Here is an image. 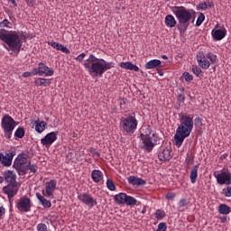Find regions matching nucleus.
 I'll return each mask as SVG.
<instances>
[{"label":"nucleus","mask_w":231,"mask_h":231,"mask_svg":"<svg viewBox=\"0 0 231 231\" xmlns=\"http://www.w3.org/2000/svg\"><path fill=\"white\" fill-rule=\"evenodd\" d=\"M83 66L91 77H102L106 71L115 68V62H108L102 58H97L95 54H89L88 59L83 62Z\"/></svg>","instance_id":"nucleus-1"},{"label":"nucleus","mask_w":231,"mask_h":231,"mask_svg":"<svg viewBox=\"0 0 231 231\" xmlns=\"http://www.w3.org/2000/svg\"><path fill=\"white\" fill-rule=\"evenodd\" d=\"M180 125L176 129L174 134V145L180 147L185 142V138L190 136L192 129H194V117L190 115L180 114L179 115Z\"/></svg>","instance_id":"nucleus-2"},{"label":"nucleus","mask_w":231,"mask_h":231,"mask_svg":"<svg viewBox=\"0 0 231 231\" xmlns=\"http://www.w3.org/2000/svg\"><path fill=\"white\" fill-rule=\"evenodd\" d=\"M0 40L7 44V46H4L7 51L19 53L23 48V38L15 32H4L0 31Z\"/></svg>","instance_id":"nucleus-3"},{"label":"nucleus","mask_w":231,"mask_h":231,"mask_svg":"<svg viewBox=\"0 0 231 231\" xmlns=\"http://www.w3.org/2000/svg\"><path fill=\"white\" fill-rule=\"evenodd\" d=\"M172 12L179 21V30L187 32V28L192 21L193 10L187 9L185 6H173Z\"/></svg>","instance_id":"nucleus-4"},{"label":"nucleus","mask_w":231,"mask_h":231,"mask_svg":"<svg viewBox=\"0 0 231 231\" xmlns=\"http://www.w3.org/2000/svg\"><path fill=\"white\" fill-rule=\"evenodd\" d=\"M28 163H30L28 154L20 153L14 159L13 167L15 169L16 172H18L19 176H25L28 171Z\"/></svg>","instance_id":"nucleus-5"},{"label":"nucleus","mask_w":231,"mask_h":231,"mask_svg":"<svg viewBox=\"0 0 231 231\" xmlns=\"http://www.w3.org/2000/svg\"><path fill=\"white\" fill-rule=\"evenodd\" d=\"M15 125L17 123L13 119L12 116L8 115H4L1 121V127L4 131V135L6 140H10L12 138V134L14 133V129H15Z\"/></svg>","instance_id":"nucleus-6"},{"label":"nucleus","mask_w":231,"mask_h":231,"mask_svg":"<svg viewBox=\"0 0 231 231\" xmlns=\"http://www.w3.org/2000/svg\"><path fill=\"white\" fill-rule=\"evenodd\" d=\"M120 127L127 134H133L138 127V120L134 116L122 117L120 120Z\"/></svg>","instance_id":"nucleus-7"},{"label":"nucleus","mask_w":231,"mask_h":231,"mask_svg":"<svg viewBox=\"0 0 231 231\" xmlns=\"http://www.w3.org/2000/svg\"><path fill=\"white\" fill-rule=\"evenodd\" d=\"M32 199L24 195L16 201L15 208L19 212L26 214L32 212Z\"/></svg>","instance_id":"nucleus-8"},{"label":"nucleus","mask_w":231,"mask_h":231,"mask_svg":"<svg viewBox=\"0 0 231 231\" xmlns=\"http://www.w3.org/2000/svg\"><path fill=\"white\" fill-rule=\"evenodd\" d=\"M213 176L218 185H231V172L228 169L221 170L220 172L214 171Z\"/></svg>","instance_id":"nucleus-9"},{"label":"nucleus","mask_w":231,"mask_h":231,"mask_svg":"<svg viewBox=\"0 0 231 231\" xmlns=\"http://www.w3.org/2000/svg\"><path fill=\"white\" fill-rule=\"evenodd\" d=\"M15 148H10L5 151V153L0 152V163L3 167H11L12 162H14V156H15Z\"/></svg>","instance_id":"nucleus-10"},{"label":"nucleus","mask_w":231,"mask_h":231,"mask_svg":"<svg viewBox=\"0 0 231 231\" xmlns=\"http://www.w3.org/2000/svg\"><path fill=\"white\" fill-rule=\"evenodd\" d=\"M55 70L50 69L44 62L38 63V68L32 69V75H39V77H53Z\"/></svg>","instance_id":"nucleus-11"},{"label":"nucleus","mask_w":231,"mask_h":231,"mask_svg":"<svg viewBox=\"0 0 231 231\" xmlns=\"http://www.w3.org/2000/svg\"><path fill=\"white\" fill-rule=\"evenodd\" d=\"M20 188L21 184L19 182L9 183L3 188V192L7 196L8 199H12L17 196Z\"/></svg>","instance_id":"nucleus-12"},{"label":"nucleus","mask_w":231,"mask_h":231,"mask_svg":"<svg viewBox=\"0 0 231 231\" xmlns=\"http://www.w3.org/2000/svg\"><path fill=\"white\" fill-rule=\"evenodd\" d=\"M57 190V180H51L45 182V189L42 190V194L45 196V198H50L53 199V192Z\"/></svg>","instance_id":"nucleus-13"},{"label":"nucleus","mask_w":231,"mask_h":231,"mask_svg":"<svg viewBox=\"0 0 231 231\" xmlns=\"http://www.w3.org/2000/svg\"><path fill=\"white\" fill-rule=\"evenodd\" d=\"M79 201H81L83 205H87L88 208H93V207H97V200L88 193H79L78 194Z\"/></svg>","instance_id":"nucleus-14"},{"label":"nucleus","mask_w":231,"mask_h":231,"mask_svg":"<svg viewBox=\"0 0 231 231\" xmlns=\"http://www.w3.org/2000/svg\"><path fill=\"white\" fill-rule=\"evenodd\" d=\"M59 132H51L47 134L42 139H41L42 145L45 147H51L54 142H57V135Z\"/></svg>","instance_id":"nucleus-15"},{"label":"nucleus","mask_w":231,"mask_h":231,"mask_svg":"<svg viewBox=\"0 0 231 231\" xmlns=\"http://www.w3.org/2000/svg\"><path fill=\"white\" fill-rule=\"evenodd\" d=\"M160 162H169L172 158V151L169 147H162L158 152Z\"/></svg>","instance_id":"nucleus-16"},{"label":"nucleus","mask_w":231,"mask_h":231,"mask_svg":"<svg viewBox=\"0 0 231 231\" xmlns=\"http://www.w3.org/2000/svg\"><path fill=\"white\" fill-rule=\"evenodd\" d=\"M197 62L202 69H208L210 68V60H208V58L203 52L197 54Z\"/></svg>","instance_id":"nucleus-17"},{"label":"nucleus","mask_w":231,"mask_h":231,"mask_svg":"<svg viewBox=\"0 0 231 231\" xmlns=\"http://www.w3.org/2000/svg\"><path fill=\"white\" fill-rule=\"evenodd\" d=\"M152 138L153 137H144V138L141 139L142 148L146 152H152V149H154V146L156 145V143H154V142H152Z\"/></svg>","instance_id":"nucleus-18"},{"label":"nucleus","mask_w":231,"mask_h":231,"mask_svg":"<svg viewBox=\"0 0 231 231\" xmlns=\"http://www.w3.org/2000/svg\"><path fill=\"white\" fill-rule=\"evenodd\" d=\"M156 136L155 134H152V130L151 129L150 125H143L140 129V136L139 138H154Z\"/></svg>","instance_id":"nucleus-19"},{"label":"nucleus","mask_w":231,"mask_h":231,"mask_svg":"<svg viewBox=\"0 0 231 231\" xmlns=\"http://www.w3.org/2000/svg\"><path fill=\"white\" fill-rule=\"evenodd\" d=\"M4 176V181H6V183H19L17 181V175L14 173L12 171H5L3 172Z\"/></svg>","instance_id":"nucleus-20"},{"label":"nucleus","mask_w":231,"mask_h":231,"mask_svg":"<svg viewBox=\"0 0 231 231\" xmlns=\"http://www.w3.org/2000/svg\"><path fill=\"white\" fill-rule=\"evenodd\" d=\"M211 35L215 41H221L226 37V29H213Z\"/></svg>","instance_id":"nucleus-21"},{"label":"nucleus","mask_w":231,"mask_h":231,"mask_svg":"<svg viewBox=\"0 0 231 231\" xmlns=\"http://www.w3.org/2000/svg\"><path fill=\"white\" fill-rule=\"evenodd\" d=\"M128 183L133 185L134 187H140L141 185H147V181L142 178H138L136 176H130L128 178Z\"/></svg>","instance_id":"nucleus-22"},{"label":"nucleus","mask_w":231,"mask_h":231,"mask_svg":"<svg viewBox=\"0 0 231 231\" xmlns=\"http://www.w3.org/2000/svg\"><path fill=\"white\" fill-rule=\"evenodd\" d=\"M35 196L37 199L40 201L42 207H43V208H51V201L48 200L46 199V196L42 195L39 192H37Z\"/></svg>","instance_id":"nucleus-23"},{"label":"nucleus","mask_w":231,"mask_h":231,"mask_svg":"<svg viewBox=\"0 0 231 231\" xmlns=\"http://www.w3.org/2000/svg\"><path fill=\"white\" fill-rule=\"evenodd\" d=\"M145 69H156V68H162V60H151L144 65Z\"/></svg>","instance_id":"nucleus-24"},{"label":"nucleus","mask_w":231,"mask_h":231,"mask_svg":"<svg viewBox=\"0 0 231 231\" xmlns=\"http://www.w3.org/2000/svg\"><path fill=\"white\" fill-rule=\"evenodd\" d=\"M91 178L95 183H100L104 180V173L100 170H94L92 171Z\"/></svg>","instance_id":"nucleus-25"},{"label":"nucleus","mask_w":231,"mask_h":231,"mask_svg":"<svg viewBox=\"0 0 231 231\" xmlns=\"http://www.w3.org/2000/svg\"><path fill=\"white\" fill-rule=\"evenodd\" d=\"M34 125H35V131L41 134L46 131V127H48V123H46V121L36 120L34 121Z\"/></svg>","instance_id":"nucleus-26"},{"label":"nucleus","mask_w":231,"mask_h":231,"mask_svg":"<svg viewBox=\"0 0 231 231\" xmlns=\"http://www.w3.org/2000/svg\"><path fill=\"white\" fill-rule=\"evenodd\" d=\"M120 68H123V69H129L130 71H140V68L131 61L121 62Z\"/></svg>","instance_id":"nucleus-27"},{"label":"nucleus","mask_w":231,"mask_h":231,"mask_svg":"<svg viewBox=\"0 0 231 231\" xmlns=\"http://www.w3.org/2000/svg\"><path fill=\"white\" fill-rule=\"evenodd\" d=\"M164 23L168 26V28H174V26L177 24L176 18H174L172 14H168L165 16Z\"/></svg>","instance_id":"nucleus-28"},{"label":"nucleus","mask_w":231,"mask_h":231,"mask_svg":"<svg viewBox=\"0 0 231 231\" xmlns=\"http://www.w3.org/2000/svg\"><path fill=\"white\" fill-rule=\"evenodd\" d=\"M50 84H51L50 79L44 78H38L34 81V86H36L37 88H41L42 86L46 88V86H50Z\"/></svg>","instance_id":"nucleus-29"},{"label":"nucleus","mask_w":231,"mask_h":231,"mask_svg":"<svg viewBox=\"0 0 231 231\" xmlns=\"http://www.w3.org/2000/svg\"><path fill=\"white\" fill-rule=\"evenodd\" d=\"M127 198V194L125 193H119L115 196L114 199L117 205H124L125 204V199Z\"/></svg>","instance_id":"nucleus-30"},{"label":"nucleus","mask_w":231,"mask_h":231,"mask_svg":"<svg viewBox=\"0 0 231 231\" xmlns=\"http://www.w3.org/2000/svg\"><path fill=\"white\" fill-rule=\"evenodd\" d=\"M198 169H199V166L196 165L194 166V168L190 171V174H189V180H190V182L192 184L196 183V181H198Z\"/></svg>","instance_id":"nucleus-31"},{"label":"nucleus","mask_w":231,"mask_h":231,"mask_svg":"<svg viewBox=\"0 0 231 231\" xmlns=\"http://www.w3.org/2000/svg\"><path fill=\"white\" fill-rule=\"evenodd\" d=\"M219 214H223L224 216H228L230 214V207L226 204H220L218 207Z\"/></svg>","instance_id":"nucleus-32"},{"label":"nucleus","mask_w":231,"mask_h":231,"mask_svg":"<svg viewBox=\"0 0 231 231\" xmlns=\"http://www.w3.org/2000/svg\"><path fill=\"white\" fill-rule=\"evenodd\" d=\"M178 210L179 212H183L187 207H189V200L187 199H181L178 204Z\"/></svg>","instance_id":"nucleus-33"},{"label":"nucleus","mask_w":231,"mask_h":231,"mask_svg":"<svg viewBox=\"0 0 231 231\" xmlns=\"http://www.w3.org/2000/svg\"><path fill=\"white\" fill-rule=\"evenodd\" d=\"M185 163L186 169H189L191 165H194V155L192 153H187Z\"/></svg>","instance_id":"nucleus-34"},{"label":"nucleus","mask_w":231,"mask_h":231,"mask_svg":"<svg viewBox=\"0 0 231 231\" xmlns=\"http://www.w3.org/2000/svg\"><path fill=\"white\" fill-rule=\"evenodd\" d=\"M138 203V200H136L134 197L126 195V199L125 200V205H127L129 207H133Z\"/></svg>","instance_id":"nucleus-35"},{"label":"nucleus","mask_w":231,"mask_h":231,"mask_svg":"<svg viewBox=\"0 0 231 231\" xmlns=\"http://www.w3.org/2000/svg\"><path fill=\"white\" fill-rule=\"evenodd\" d=\"M155 217L158 219V221H162L167 216V213H165V210L163 209H156L154 213Z\"/></svg>","instance_id":"nucleus-36"},{"label":"nucleus","mask_w":231,"mask_h":231,"mask_svg":"<svg viewBox=\"0 0 231 231\" xmlns=\"http://www.w3.org/2000/svg\"><path fill=\"white\" fill-rule=\"evenodd\" d=\"M24 134H26V131L23 127H18L14 132L15 138H24Z\"/></svg>","instance_id":"nucleus-37"},{"label":"nucleus","mask_w":231,"mask_h":231,"mask_svg":"<svg viewBox=\"0 0 231 231\" xmlns=\"http://www.w3.org/2000/svg\"><path fill=\"white\" fill-rule=\"evenodd\" d=\"M206 57L208 60H210L211 64H216V62H217V56L212 52L206 54Z\"/></svg>","instance_id":"nucleus-38"},{"label":"nucleus","mask_w":231,"mask_h":231,"mask_svg":"<svg viewBox=\"0 0 231 231\" xmlns=\"http://www.w3.org/2000/svg\"><path fill=\"white\" fill-rule=\"evenodd\" d=\"M106 187H107L108 190H111V191L116 190V186L115 185V182L111 179H108L106 180Z\"/></svg>","instance_id":"nucleus-39"},{"label":"nucleus","mask_w":231,"mask_h":231,"mask_svg":"<svg viewBox=\"0 0 231 231\" xmlns=\"http://www.w3.org/2000/svg\"><path fill=\"white\" fill-rule=\"evenodd\" d=\"M0 28H12V23L7 19H5L0 22Z\"/></svg>","instance_id":"nucleus-40"},{"label":"nucleus","mask_w":231,"mask_h":231,"mask_svg":"<svg viewBox=\"0 0 231 231\" xmlns=\"http://www.w3.org/2000/svg\"><path fill=\"white\" fill-rule=\"evenodd\" d=\"M204 21H205V14L203 13H199V17L196 22V26L202 25Z\"/></svg>","instance_id":"nucleus-41"},{"label":"nucleus","mask_w":231,"mask_h":231,"mask_svg":"<svg viewBox=\"0 0 231 231\" xmlns=\"http://www.w3.org/2000/svg\"><path fill=\"white\" fill-rule=\"evenodd\" d=\"M182 77H183L184 80H186V82H192V80H194V76H192L189 72H184L182 74Z\"/></svg>","instance_id":"nucleus-42"},{"label":"nucleus","mask_w":231,"mask_h":231,"mask_svg":"<svg viewBox=\"0 0 231 231\" xmlns=\"http://www.w3.org/2000/svg\"><path fill=\"white\" fill-rule=\"evenodd\" d=\"M58 50V51H62V53H67L69 54V49H68L66 46L62 45V43H60V45L58 46V48L56 49Z\"/></svg>","instance_id":"nucleus-43"},{"label":"nucleus","mask_w":231,"mask_h":231,"mask_svg":"<svg viewBox=\"0 0 231 231\" xmlns=\"http://www.w3.org/2000/svg\"><path fill=\"white\" fill-rule=\"evenodd\" d=\"M36 231H48V226L44 223H40L36 226Z\"/></svg>","instance_id":"nucleus-44"},{"label":"nucleus","mask_w":231,"mask_h":231,"mask_svg":"<svg viewBox=\"0 0 231 231\" xmlns=\"http://www.w3.org/2000/svg\"><path fill=\"white\" fill-rule=\"evenodd\" d=\"M192 71H193L194 75H196V77H199L202 73L201 68H199L196 65L192 66Z\"/></svg>","instance_id":"nucleus-45"},{"label":"nucleus","mask_w":231,"mask_h":231,"mask_svg":"<svg viewBox=\"0 0 231 231\" xmlns=\"http://www.w3.org/2000/svg\"><path fill=\"white\" fill-rule=\"evenodd\" d=\"M31 171V172H33V174L37 173V166L34 164H32V162L29 161V163L27 164V171Z\"/></svg>","instance_id":"nucleus-46"},{"label":"nucleus","mask_w":231,"mask_h":231,"mask_svg":"<svg viewBox=\"0 0 231 231\" xmlns=\"http://www.w3.org/2000/svg\"><path fill=\"white\" fill-rule=\"evenodd\" d=\"M156 231H167V223L165 222L159 223Z\"/></svg>","instance_id":"nucleus-47"},{"label":"nucleus","mask_w":231,"mask_h":231,"mask_svg":"<svg viewBox=\"0 0 231 231\" xmlns=\"http://www.w3.org/2000/svg\"><path fill=\"white\" fill-rule=\"evenodd\" d=\"M166 199H169V201H174V199H176V193L174 192H168L165 195Z\"/></svg>","instance_id":"nucleus-48"},{"label":"nucleus","mask_w":231,"mask_h":231,"mask_svg":"<svg viewBox=\"0 0 231 231\" xmlns=\"http://www.w3.org/2000/svg\"><path fill=\"white\" fill-rule=\"evenodd\" d=\"M223 192L226 198H231V186H227L226 189H223Z\"/></svg>","instance_id":"nucleus-49"},{"label":"nucleus","mask_w":231,"mask_h":231,"mask_svg":"<svg viewBox=\"0 0 231 231\" xmlns=\"http://www.w3.org/2000/svg\"><path fill=\"white\" fill-rule=\"evenodd\" d=\"M84 59H86V53L82 52L77 56L76 60L78 62H83Z\"/></svg>","instance_id":"nucleus-50"},{"label":"nucleus","mask_w":231,"mask_h":231,"mask_svg":"<svg viewBox=\"0 0 231 231\" xmlns=\"http://www.w3.org/2000/svg\"><path fill=\"white\" fill-rule=\"evenodd\" d=\"M208 8V5L207 2L199 4V10H207Z\"/></svg>","instance_id":"nucleus-51"},{"label":"nucleus","mask_w":231,"mask_h":231,"mask_svg":"<svg viewBox=\"0 0 231 231\" xmlns=\"http://www.w3.org/2000/svg\"><path fill=\"white\" fill-rule=\"evenodd\" d=\"M49 46H51V48H54V50H57V48H59V45L60 43L57 42H48Z\"/></svg>","instance_id":"nucleus-52"},{"label":"nucleus","mask_w":231,"mask_h":231,"mask_svg":"<svg viewBox=\"0 0 231 231\" xmlns=\"http://www.w3.org/2000/svg\"><path fill=\"white\" fill-rule=\"evenodd\" d=\"M5 214H6V208H5V207L1 206L0 207V220L3 218V216H5Z\"/></svg>","instance_id":"nucleus-53"},{"label":"nucleus","mask_w":231,"mask_h":231,"mask_svg":"<svg viewBox=\"0 0 231 231\" xmlns=\"http://www.w3.org/2000/svg\"><path fill=\"white\" fill-rule=\"evenodd\" d=\"M32 75H33V72H23V74H22V77H23V79H26V78H28V77H32Z\"/></svg>","instance_id":"nucleus-54"},{"label":"nucleus","mask_w":231,"mask_h":231,"mask_svg":"<svg viewBox=\"0 0 231 231\" xmlns=\"http://www.w3.org/2000/svg\"><path fill=\"white\" fill-rule=\"evenodd\" d=\"M92 156L93 158H100V152L96 151L92 153Z\"/></svg>","instance_id":"nucleus-55"},{"label":"nucleus","mask_w":231,"mask_h":231,"mask_svg":"<svg viewBox=\"0 0 231 231\" xmlns=\"http://www.w3.org/2000/svg\"><path fill=\"white\" fill-rule=\"evenodd\" d=\"M178 100H179V102H184V101H185V96L180 95V96L178 97Z\"/></svg>","instance_id":"nucleus-56"},{"label":"nucleus","mask_w":231,"mask_h":231,"mask_svg":"<svg viewBox=\"0 0 231 231\" xmlns=\"http://www.w3.org/2000/svg\"><path fill=\"white\" fill-rule=\"evenodd\" d=\"M28 6H33V0H26Z\"/></svg>","instance_id":"nucleus-57"},{"label":"nucleus","mask_w":231,"mask_h":231,"mask_svg":"<svg viewBox=\"0 0 231 231\" xmlns=\"http://www.w3.org/2000/svg\"><path fill=\"white\" fill-rule=\"evenodd\" d=\"M226 220H227L226 217H220V223H226Z\"/></svg>","instance_id":"nucleus-58"},{"label":"nucleus","mask_w":231,"mask_h":231,"mask_svg":"<svg viewBox=\"0 0 231 231\" xmlns=\"http://www.w3.org/2000/svg\"><path fill=\"white\" fill-rule=\"evenodd\" d=\"M226 158H228V153H224V154H222V155L220 156V159H221V160H225V159H226Z\"/></svg>","instance_id":"nucleus-59"},{"label":"nucleus","mask_w":231,"mask_h":231,"mask_svg":"<svg viewBox=\"0 0 231 231\" xmlns=\"http://www.w3.org/2000/svg\"><path fill=\"white\" fill-rule=\"evenodd\" d=\"M207 5H208V7L210 8V7L214 6V3L210 2V1H208Z\"/></svg>","instance_id":"nucleus-60"},{"label":"nucleus","mask_w":231,"mask_h":231,"mask_svg":"<svg viewBox=\"0 0 231 231\" xmlns=\"http://www.w3.org/2000/svg\"><path fill=\"white\" fill-rule=\"evenodd\" d=\"M119 105H120V107H122L123 106H125V101L121 100Z\"/></svg>","instance_id":"nucleus-61"},{"label":"nucleus","mask_w":231,"mask_h":231,"mask_svg":"<svg viewBox=\"0 0 231 231\" xmlns=\"http://www.w3.org/2000/svg\"><path fill=\"white\" fill-rule=\"evenodd\" d=\"M5 181V177L0 176V183H3Z\"/></svg>","instance_id":"nucleus-62"},{"label":"nucleus","mask_w":231,"mask_h":231,"mask_svg":"<svg viewBox=\"0 0 231 231\" xmlns=\"http://www.w3.org/2000/svg\"><path fill=\"white\" fill-rule=\"evenodd\" d=\"M96 152V149L93 148V147H91V148H90V152L93 154V152Z\"/></svg>","instance_id":"nucleus-63"},{"label":"nucleus","mask_w":231,"mask_h":231,"mask_svg":"<svg viewBox=\"0 0 231 231\" xmlns=\"http://www.w3.org/2000/svg\"><path fill=\"white\" fill-rule=\"evenodd\" d=\"M195 122H201V118L200 117H196Z\"/></svg>","instance_id":"nucleus-64"}]
</instances>
